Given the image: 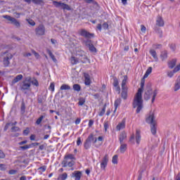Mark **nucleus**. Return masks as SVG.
Segmentation results:
<instances>
[{"instance_id": "nucleus-1", "label": "nucleus", "mask_w": 180, "mask_h": 180, "mask_svg": "<svg viewBox=\"0 0 180 180\" xmlns=\"http://www.w3.org/2000/svg\"><path fill=\"white\" fill-rule=\"evenodd\" d=\"M144 83L145 80L142 79L141 81V87L138 89L134 98L133 107L134 108H136V113H140L141 109H143V91H144Z\"/></svg>"}, {"instance_id": "nucleus-2", "label": "nucleus", "mask_w": 180, "mask_h": 180, "mask_svg": "<svg viewBox=\"0 0 180 180\" xmlns=\"http://www.w3.org/2000/svg\"><path fill=\"white\" fill-rule=\"evenodd\" d=\"M158 94V91L157 89L153 91V89L150 86H146V89L145 90V93L143 95V98L145 101H148L151 98L152 96V103H154V101H155V96Z\"/></svg>"}, {"instance_id": "nucleus-3", "label": "nucleus", "mask_w": 180, "mask_h": 180, "mask_svg": "<svg viewBox=\"0 0 180 180\" xmlns=\"http://www.w3.org/2000/svg\"><path fill=\"white\" fill-rule=\"evenodd\" d=\"M75 156L72 154H67L64 157V160L62 162V167L65 168L67 167H74L75 165Z\"/></svg>"}, {"instance_id": "nucleus-4", "label": "nucleus", "mask_w": 180, "mask_h": 180, "mask_svg": "<svg viewBox=\"0 0 180 180\" xmlns=\"http://www.w3.org/2000/svg\"><path fill=\"white\" fill-rule=\"evenodd\" d=\"M154 113L150 112L149 116L146 117V123L150 124V131L153 136L157 134V122H155Z\"/></svg>"}, {"instance_id": "nucleus-5", "label": "nucleus", "mask_w": 180, "mask_h": 180, "mask_svg": "<svg viewBox=\"0 0 180 180\" xmlns=\"http://www.w3.org/2000/svg\"><path fill=\"white\" fill-rule=\"evenodd\" d=\"M32 79L31 77H25V80L22 81L20 84V90L21 92H23L25 95L27 94V91H31L30 86L32 84H30V81Z\"/></svg>"}, {"instance_id": "nucleus-6", "label": "nucleus", "mask_w": 180, "mask_h": 180, "mask_svg": "<svg viewBox=\"0 0 180 180\" xmlns=\"http://www.w3.org/2000/svg\"><path fill=\"white\" fill-rule=\"evenodd\" d=\"M127 75L124 76V79L122 82V93L121 96L123 99H127V86L126 85L127 84Z\"/></svg>"}, {"instance_id": "nucleus-7", "label": "nucleus", "mask_w": 180, "mask_h": 180, "mask_svg": "<svg viewBox=\"0 0 180 180\" xmlns=\"http://www.w3.org/2000/svg\"><path fill=\"white\" fill-rule=\"evenodd\" d=\"M3 56H5L3 59V64L4 67H9L11 64V60L13 58V55H12L11 53L4 52L3 53Z\"/></svg>"}, {"instance_id": "nucleus-8", "label": "nucleus", "mask_w": 180, "mask_h": 180, "mask_svg": "<svg viewBox=\"0 0 180 180\" xmlns=\"http://www.w3.org/2000/svg\"><path fill=\"white\" fill-rule=\"evenodd\" d=\"M53 5H54L56 8H60V9H63V11H71V6L61 1H53Z\"/></svg>"}, {"instance_id": "nucleus-9", "label": "nucleus", "mask_w": 180, "mask_h": 180, "mask_svg": "<svg viewBox=\"0 0 180 180\" xmlns=\"http://www.w3.org/2000/svg\"><path fill=\"white\" fill-rule=\"evenodd\" d=\"M36 36H44L46 34V27L43 24H39L35 28Z\"/></svg>"}, {"instance_id": "nucleus-10", "label": "nucleus", "mask_w": 180, "mask_h": 180, "mask_svg": "<svg viewBox=\"0 0 180 180\" xmlns=\"http://www.w3.org/2000/svg\"><path fill=\"white\" fill-rule=\"evenodd\" d=\"M94 140L95 138L94 137V134H90L84 142V148L86 150H89V148H91L92 141H94Z\"/></svg>"}, {"instance_id": "nucleus-11", "label": "nucleus", "mask_w": 180, "mask_h": 180, "mask_svg": "<svg viewBox=\"0 0 180 180\" xmlns=\"http://www.w3.org/2000/svg\"><path fill=\"white\" fill-rule=\"evenodd\" d=\"M79 34L82 36V37H85V39H92L95 36L94 33H90L86 31V30L82 29L79 31Z\"/></svg>"}, {"instance_id": "nucleus-12", "label": "nucleus", "mask_w": 180, "mask_h": 180, "mask_svg": "<svg viewBox=\"0 0 180 180\" xmlns=\"http://www.w3.org/2000/svg\"><path fill=\"white\" fill-rule=\"evenodd\" d=\"M108 162H109V155H105L101 162V169L105 171L106 167H108Z\"/></svg>"}, {"instance_id": "nucleus-13", "label": "nucleus", "mask_w": 180, "mask_h": 180, "mask_svg": "<svg viewBox=\"0 0 180 180\" xmlns=\"http://www.w3.org/2000/svg\"><path fill=\"white\" fill-rule=\"evenodd\" d=\"M77 56L79 57V60L81 63H86V56H85V51H77Z\"/></svg>"}, {"instance_id": "nucleus-14", "label": "nucleus", "mask_w": 180, "mask_h": 180, "mask_svg": "<svg viewBox=\"0 0 180 180\" xmlns=\"http://www.w3.org/2000/svg\"><path fill=\"white\" fill-rule=\"evenodd\" d=\"M93 143L95 144V147L96 148H99V147H101L103 143V136H98V139L94 138Z\"/></svg>"}, {"instance_id": "nucleus-15", "label": "nucleus", "mask_w": 180, "mask_h": 180, "mask_svg": "<svg viewBox=\"0 0 180 180\" xmlns=\"http://www.w3.org/2000/svg\"><path fill=\"white\" fill-rule=\"evenodd\" d=\"M81 176H82V172L75 171L72 174V178H75V180H81Z\"/></svg>"}, {"instance_id": "nucleus-16", "label": "nucleus", "mask_w": 180, "mask_h": 180, "mask_svg": "<svg viewBox=\"0 0 180 180\" xmlns=\"http://www.w3.org/2000/svg\"><path fill=\"white\" fill-rule=\"evenodd\" d=\"M120 146L118 151L121 154H124V153H126V151L127 150V144L123 143H120Z\"/></svg>"}, {"instance_id": "nucleus-17", "label": "nucleus", "mask_w": 180, "mask_h": 180, "mask_svg": "<svg viewBox=\"0 0 180 180\" xmlns=\"http://www.w3.org/2000/svg\"><path fill=\"white\" fill-rule=\"evenodd\" d=\"M124 127H126V120H122V121L117 125L116 129L118 131H120V130H123Z\"/></svg>"}, {"instance_id": "nucleus-18", "label": "nucleus", "mask_w": 180, "mask_h": 180, "mask_svg": "<svg viewBox=\"0 0 180 180\" xmlns=\"http://www.w3.org/2000/svg\"><path fill=\"white\" fill-rule=\"evenodd\" d=\"M160 59L162 61H165L167 58H168V51H162L160 52Z\"/></svg>"}, {"instance_id": "nucleus-19", "label": "nucleus", "mask_w": 180, "mask_h": 180, "mask_svg": "<svg viewBox=\"0 0 180 180\" xmlns=\"http://www.w3.org/2000/svg\"><path fill=\"white\" fill-rule=\"evenodd\" d=\"M167 65L170 70H172V68H175V65H176V59H172L171 60H169L167 63Z\"/></svg>"}, {"instance_id": "nucleus-20", "label": "nucleus", "mask_w": 180, "mask_h": 180, "mask_svg": "<svg viewBox=\"0 0 180 180\" xmlns=\"http://www.w3.org/2000/svg\"><path fill=\"white\" fill-rule=\"evenodd\" d=\"M126 139H127V134H126L125 131L121 132L119 136L120 143H123V141H124V140H126Z\"/></svg>"}, {"instance_id": "nucleus-21", "label": "nucleus", "mask_w": 180, "mask_h": 180, "mask_svg": "<svg viewBox=\"0 0 180 180\" xmlns=\"http://www.w3.org/2000/svg\"><path fill=\"white\" fill-rule=\"evenodd\" d=\"M23 78L22 75H17L12 81L11 85H15L17 82H19V81L22 80Z\"/></svg>"}, {"instance_id": "nucleus-22", "label": "nucleus", "mask_w": 180, "mask_h": 180, "mask_svg": "<svg viewBox=\"0 0 180 180\" xmlns=\"http://www.w3.org/2000/svg\"><path fill=\"white\" fill-rule=\"evenodd\" d=\"M150 54L152 56V57L154 58L155 61L158 62V56H157V51L154 49H150L149 51Z\"/></svg>"}, {"instance_id": "nucleus-23", "label": "nucleus", "mask_w": 180, "mask_h": 180, "mask_svg": "<svg viewBox=\"0 0 180 180\" xmlns=\"http://www.w3.org/2000/svg\"><path fill=\"white\" fill-rule=\"evenodd\" d=\"M156 25L157 26H160V27H162V26H164V20H162V17H158L156 20Z\"/></svg>"}, {"instance_id": "nucleus-24", "label": "nucleus", "mask_w": 180, "mask_h": 180, "mask_svg": "<svg viewBox=\"0 0 180 180\" xmlns=\"http://www.w3.org/2000/svg\"><path fill=\"white\" fill-rule=\"evenodd\" d=\"M84 84L85 85H91V77L88 74L84 75Z\"/></svg>"}, {"instance_id": "nucleus-25", "label": "nucleus", "mask_w": 180, "mask_h": 180, "mask_svg": "<svg viewBox=\"0 0 180 180\" xmlns=\"http://www.w3.org/2000/svg\"><path fill=\"white\" fill-rule=\"evenodd\" d=\"M135 139L136 143L140 144V141H141V136L140 135V131L136 130Z\"/></svg>"}, {"instance_id": "nucleus-26", "label": "nucleus", "mask_w": 180, "mask_h": 180, "mask_svg": "<svg viewBox=\"0 0 180 180\" xmlns=\"http://www.w3.org/2000/svg\"><path fill=\"white\" fill-rule=\"evenodd\" d=\"M11 23L15 26V27H20V22L16 20V18H13L11 20Z\"/></svg>"}, {"instance_id": "nucleus-27", "label": "nucleus", "mask_w": 180, "mask_h": 180, "mask_svg": "<svg viewBox=\"0 0 180 180\" xmlns=\"http://www.w3.org/2000/svg\"><path fill=\"white\" fill-rule=\"evenodd\" d=\"M70 63L72 65H75V64H78V63H79V60H78V58L72 56L70 58Z\"/></svg>"}, {"instance_id": "nucleus-28", "label": "nucleus", "mask_w": 180, "mask_h": 180, "mask_svg": "<svg viewBox=\"0 0 180 180\" xmlns=\"http://www.w3.org/2000/svg\"><path fill=\"white\" fill-rule=\"evenodd\" d=\"M71 89V86L68 84H62L60 86V91H70Z\"/></svg>"}, {"instance_id": "nucleus-29", "label": "nucleus", "mask_w": 180, "mask_h": 180, "mask_svg": "<svg viewBox=\"0 0 180 180\" xmlns=\"http://www.w3.org/2000/svg\"><path fill=\"white\" fill-rule=\"evenodd\" d=\"M180 89V76L179 77L175 85H174V91H179Z\"/></svg>"}, {"instance_id": "nucleus-30", "label": "nucleus", "mask_w": 180, "mask_h": 180, "mask_svg": "<svg viewBox=\"0 0 180 180\" xmlns=\"http://www.w3.org/2000/svg\"><path fill=\"white\" fill-rule=\"evenodd\" d=\"M47 53L49 56V57H51V58L53 60V61L54 63H56L57 62V59L56 58V57L54 56V55L53 54V53L51 52V51L50 50H47Z\"/></svg>"}, {"instance_id": "nucleus-31", "label": "nucleus", "mask_w": 180, "mask_h": 180, "mask_svg": "<svg viewBox=\"0 0 180 180\" xmlns=\"http://www.w3.org/2000/svg\"><path fill=\"white\" fill-rule=\"evenodd\" d=\"M31 2L35 4V5H44V1L43 0H31Z\"/></svg>"}, {"instance_id": "nucleus-32", "label": "nucleus", "mask_w": 180, "mask_h": 180, "mask_svg": "<svg viewBox=\"0 0 180 180\" xmlns=\"http://www.w3.org/2000/svg\"><path fill=\"white\" fill-rule=\"evenodd\" d=\"M68 177V175L67 174V173H63L60 175H59V176L58 177V180H65L67 179V178Z\"/></svg>"}, {"instance_id": "nucleus-33", "label": "nucleus", "mask_w": 180, "mask_h": 180, "mask_svg": "<svg viewBox=\"0 0 180 180\" xmlns=\"http://www.w3.org/2000/svg\"><path fill=\"white\" fill-rule=\"evenodd\" d=\"M120 103H122V99L117 98L114 103V106H115V109H117V107L120 105Z\"/></svg>"}, {"instance_id": "nucleus-34", "label": "nucleus", "mask_w": 180, "mask_h": 180, "mask_svg": "<svg viewBox=\"0 0 180 180\" xmlns=\"http://www.w3.org/2000/svg\"><path fill=\"white\" fill-rule=\"evenodd\" d=\"M84 104H85V98L84 97H80L79 98V102H78L79 106H84Z\"/></svg>"}, {"instance_id": "nucleus-35", "label": "nucleus", "mask_w": 180, "mask_h": 180, "mask_svg": "<svg viewBox=\"0 0 180 180\" xmlns=\"http://www.w3.org/2000/svg\"><path fill=\"white\" fill-rule=\"evenodd\" d=\"M105 112H106V104L104 105L102 110L99 112L98 116H103V115H105Z\"/></svg>"}, {"instance_id": "nucleus-36", "label": "nucleus", "mask_w": 180, "mask_h": 180, "mask_svg": "<svg viewBox=\"0 0 180 180\" xmlns=\"http://www.w3.org/2000/svg\"><path fill=\"white\" fill-rule=\"evenodd\" d=\"M73 89L74 91H77V92H79L81 91V86H79V84H74Z\"/></svg>"}, {"instance_id": "nucleus-37", "label": "nucleus", "mask_w": 180, "mask_h": 180, "mask_svg": "<svg viewBox=\"0 0 180 180\" xmlns=\"http://www.w3.org/2000/svg\"><path fill=\"white\" fill-rule=\"evenodd\" d=\"M30 84L35 86H39V81H37V79H34L32 80L31 79Z\"/></svg>"}, {"instance_id": "nucleus-38", "label": "nucleus", "mask_w": 180, "mask_h": 180, "mask_svg": "<svg viewBox=\"0 0 180 180\" xmlns=\"http://www.w3.org/2000/svg\"><path fill=\"white\" fill-rule=\"evenodd\" d=\"M83 43L85 44V46H86V47H89L91 46L92 41H91L90 39H86L83 41Z\"/></svg>"}, {"instance_id": "nucleus-39", "label": "nucleus", "mask_w": 180, "mask_h": 180, "mask_svg": "<svg viewBox=\"0 0 180 180\" xmlns=\"http://www.w3.org/2000/svg\"><path fill=\"white\" fill-rule=\"evenodd\" d=\"M89 50L91 51V53H96V48H95L92 44L89 46Z\"/></svg>"}, {"instance_id": "nucleus-40", "label": "nucleus", "mask_w": 180, "mask_h": 180, "mask_svg": "<svg viewBox=\"0 0 180 180\" xmlns=\"http://www.w3.org/2000/svg\"><path fill=\"white\" fill-rule=\"evenodd\" d=\"M26 20L31 26H36V22H34V20L32 19H27Z\"/></svg>"}, {"instance_id": "nucleus-41", "label": "nucleus", "mask_w": 180, "mask_h": 180, "mask_svg": "<svg viewBox=\"0 0 180 180\" xmlns=\"http://www.w3.org/2000/svg\"><path fill=\"white\" fill-rule=\"evenodd\" d=\"M32 54H34V56L37 58V60H39V58H40V54H39V53L36 52V51L32 49Z\"/></svg>"}, {"instance_id": "nucleus-42", "label": "nucleus", "mask_w": 180, "mask_h": 180, "mask_svg": "<svg viewBox=\"0 0 180 180\" xmlns=\"http://www.w3.org/2000/svg\"><path fill=\"white\" fill-rule=\"evenodd\" d=\"M175 73H176V72H174V70L172 71H168L167 72V77H169V78H172Z\"/></svg>"}, {"instance_id": "nucleus-43", "label": "nucleus", "mask_w": 180, "mask_h": 180, "mask_svg": "<svg viewBox=\"0 0 180 180\" xmlns=\"http://www.w3.org/2000/svg\"><path fill=\"white\" fill-rule=\"evenodd\" d=\"M104 124V130L105 131H108V129H109V122L108 121H105L103 123Z\"/></svg>"}, {"instance_id": "nucleus-44", "label": "nucleus", "mask_w": 180, "mask_h": 180, "mask_svg": "<svg viewBox=\"0 0 180 180\" xmlns=\"http://www.w3.org/2000/svg\"><path fill=\"white\" fill-rule=\"evenodd\" d=\"M86 4H93V5H96L98 6V2L94 1V0H84Z\"/></svg>"}, {"instance_id": "nucleus-45", "label": "nucleus", "mask_w": 180, "mask_h": 180, "mask_svg": "<svg viewBox=\"0 0 180 180\" xmlns=\"http://www.w3.org/2000/svg\"><path fill=\"white\" fill-rule=\"evenodd\" d=\"M20 148L23 150H28V148H32V145H25L24 146H20Z\"/></svg>"}, {"instance_id": "nucleus-46", "label": "nucleus", "mask_w": 180, "mask_h": 180, "mask_svg": "<svg viewBox=\"0 0 180 180\" xmlns=\"http://www.w3.org/2000/svg\"><path fill=\"white\" fill-rule=\"evenodd\" d=\"M20 109H21V113H22V115H23V113H25V109H26V106L25 105V103H22Z\"/></svg>"}, {"instance_id": "nucleus-47", "label": "nucleus", "mask_w": 180, "mask_h": 180, "mask_svg": "<svg viewBox=\"0 0 180 180\" xmlns=\"http://www.w3.org/2000/svg\"><path fill=\"white\" fill-rule=\"evenodd\" d=\"M153 49H155V50H158V49L162 48V45L159 44H153Z\"/></svg>"}, {"instance_id": "nucleus-48", "label": "nucleus", "mask_w": 180, "mask_h": 180, "mask_svg": "<svg viewBox=\"0 0 180 180\" xmlns=\"http://www.w3.org/2000/svg\"><path fill=\"white\" fill-rule=\"evenodd\" d=\"M112 164H117V155L112 157Z\"/></svg>"}, {"instance_id": "nucleus-49", "label": "nucleus", "mask_w": 180, "mask_h": 180, "mask_svg": "<svg viewBox=\"0 0 180 180\" xmlns=\"http://www.w3.org/2000/svg\"><path fill=\"white\" fill-rule=\"evenodd\" d=\"M43 119H44V116L41 115L39 119L37 120L36 123L37 124H40V123H41Z\"/></svg>"}, {"instance_id": "nucleus-50", "label": "nucleus", "mask_w": 180, "mask_h": 180, "mask_svg": "<svg viewBox=\"0 0 180 180\" xmlns=\"http://www.w3.org/2000/svg\"><path fill=\"white\" fill-rule=\"evenodd\" d=\"M113 85L115 87L119 86V80H117V78L116 77L114 78Z\"/></svg>"}, {"instance_id": "nucleus-51", "label": "nucleus", "mask_w": 180, "mask_h": 180, "mask_svg": "<svg viewBox=\"0 0 180 180\" xmlns=\"http://www.w3.org/2000/svg\"><path fill=\"white\" fill-rule=\"evenodd\" d=\"M103 29H104V30H108V29H109V24H108V22H104L103 24Z\"/></svg>"}, {"instance_id": "nucleus-52", "label": "nucleus", "mask_w": 180, "mask_h": 180, "mask_svg": "<svg viewBox=\"0 0 180 180\" xmlns=\"http://www.w3.org/2000/svg\"><path fill=\"white\" fill-rule=\"evenodd\" d=\"M180 71V63L174 68V72H178Z\"/></svg>"}, {"instance_id": "nucleus-53", "label": "nucleus", "mask_w": 180, "mask_h": 180, "mask_svg": "<svg viewBox=\"0 0 180 180\" xmlns=\"http://www.w3.org/2000/svg\"><path fill=\"white\" fill-rule=\"evenodd\" d=\"M0 170L1 171H6V165L4 164H0Z\"/></svg>"}, {"instance_id": "nucleus-54", "label": "nucleus", "mask_w": 180, "mask_h": 180, "mask_svg": "<svg viewBox=\"0 0 180 180\" xmlns=\"http://www.w3.org/2000/svg\"><path fill=\"white\" fill-rule=\"evenodd\" d=\"M3 18L11 22L13 17H11V15H3Z\"/></svg>"}, {"instance_id": "nucleus-55", "label": "nucleus", "mask_w": 180, "mask_h": 180, "mask_svg": "<svg viewBox=\"0 0 180 180\" xmlns=\"http://www.w3.org/2000/svg\"><path fill=\"white\" fill-rule=\"evenodd\" d=\"M23 57H32V53L29 52H25L22 53Z\"/></svg>"}, {"instance_id": "nucleus-56", "label": "nucleus", "mask_w": 180, "mask_h": 180, "mask_svg": "<svg viewBox=\"0 0 180 180\" xmlns=\"http://www.w3.org/2000/svg\"><path fill=\"white\" fill-rule=\"evenodd\" d=\"M141 30L142 33H146V30H147V28L143 25H141Z\"/></svg>"}, {"instance_id": "nucleus-57", "label": "nucleus", "mask_w": 180, "mask_h": 180, "mask_svg": "<svg viewBox=\"0 0 180 180\" xmlns=\"http://www.w3.org/2000/svg\"><path fill=\"white\" fill-rule=\"evenodd\" d=\"M18 172V171L15 170V169H11L8 172L9 175H15V174H16Z\"/></svg>"}, {"instance_id": "nucleus-58", "label": "nucleus", "mask_w": 180, "mask_h": 180, "mask_svg": "<svg viewBox=\"0 0 180 180\" xmlns=\"http://www.w3.org/2000/svg\"><path fill=\"white\" fill-rule=\"evenodd\" d=\"M29 133H30V130H29V128H27L26 129H25L23 131V134L25 136H27V134H29Z\"/></svg>"}, {"instance_id": "nucleus-59", "label": "nucleus", "mask_w": 180, "mask_h": 180, "mask_svg": "<svg viewBox=\"0 0 180 180\" xmlns=\"http://www.w3.org/2000/svg\"><path fill=\"white\" fill-rule=\"evenodd\" d=\"M54 83H51L50 86H49V89L51 91H52V92H54Z\"/></svg>"}, {"instance_id": "nucleus-60", "label": "nucleus", "mask_w": 180, "mask_h": 180, "mask_svg": "<svg viewBox=\"0 0 180 180\" xmlns=\"http://www.w3.org/2000/svg\"><path fill=\"white\" fill-rule=\"evenodd\" d=\"M39 169L40 171H41V172H44L46 171V169H47V167L46 166H42V167H39Z\"/></svg>"}, {"instance_id": "nucleus-61", "label": "nucleus", "mask_w": 180, "mask_h": 180, "mask_svg": "<svg viewBox=\"0 0 180 180\" xmlns=\"http://www.w3.org/2000/svg\"><path fill=\"white\" fill-rule=\"evenodd\" d=\"M89 127H92V126H94V120H90L89 121V124H88Z\"/></svg>"}, {"instance_id": "nucleus-62", "label": "nucleus", "mask_w": 180, "mask_h": 180, "mask_svg": "<svg viewBox=\"0 0 180 180\" xmlns=\"http://www.w3.org/2000/svg\"><path fill=\"white\" fill-rule=\"evenodd\" d=\"M152 71H153V68L150 67V68H148V70H146V72L147 74L150 75V74H151Z\"/></svg>"}, {"instance_id": "nucleus-63", "label": "nucleus", "mask_w": 180, "mask_h": 180, "mask_svg": "<svg viewBox=\"0 0 180 180\" xmlns=\"http://www.w3.org/2000/svg\"><path fill=\"white\" fill-rule=\"evenodd\" d=\"M0 158H5V153L0 150Z\"/></svg>"}, {"instance_id": "nucleus-64", "label": "nucleus", "mask_w": 180, "mask_h": 180, "mask_svg": "<svg viewBox=\"0 0 180 180\" xmlns=\"http://www.w3.org/2000/svg\"><path fill=\"white\" fill-rule=\"evenodd\" d=\"M80 144H82V142L81 141V138H77V146H79Z\"/></svg>"}]
</instances>
